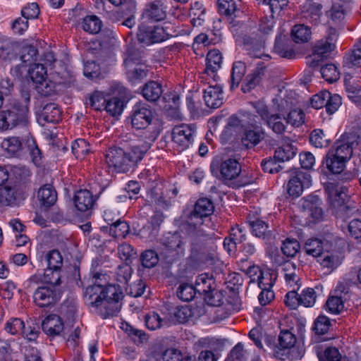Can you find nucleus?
Instances as JSON below:
<instances>
[{
	"instance_id": "f257e3e1",
	"label": "nucleus",
	"mask_w": 361,
	"mask_h": 361,
	"mask_svg": "<svg viewBox=\"0 0 361 361\" xmlns=\"http://www.w3.org/2000/svg\"><path fill=\"white\" fill-rule=\"evenodd\" d=\"M212 174L226 185L243 187L252 183L251 179L240 178L241 166L237 159L216 157L210 164Z\"/></svg>"
},
{
	"instance_id": "f03ea898",
	"label": "nucleus",
	"mask_w": 361,
	"mask_h": 361,
	"mask_svg": "<svg viewBox=\"0 0 361 361\" xmlns=\"http://www.w3.org/2000/svg\"><path fill=\"white\" fill-rule=\"evenodd\" d=\"M190 235V255L200 262H213L216 257V238L207 234L203 228L187 231Z\"/></svg>"
},
{
	"instance_id": "7ed1b4c3",
	"label": "nucleus",
	"mask_w": 361,
	"mask_h": 361,
	"mask_svg": "<svg viewBox=\"0 0 361 361\" xmlns=\"http://www.w3.org/2000/svg\"><path fill=\"white\" fill-rule=\"evenodd\" d=\"M142 159L140 152L134 150L133 146L128 151L121 147H111L105 154V160L108 166L114 168L118 173L129 171Z\"/></svg>"
},
{
	"instance_id": "20e7f679",
	"label": "nucleus",
	"mask_w": 361,
	"mask_h": 361,
	"mask_svg": "<svg viewBox=\"0 0 361 361\" xmlns=\"http://www.w3.org/2000/svg\"><path fill=\"white\" fill-rule=\"evenodd\" d=\"M329 200L336 215L341 218L349 217L358 211L355 207L348 204V188L345 185L329 183L326 185Z\"/></svg>"
},
{
	"instance_id": "39448f33",
	"label": "nucleus",
	"mask_w": 361,
	"mask_h": 361,
	"mask_svg": "<svg viewBox=\"0 0 361 361\" xmlns=\"http://www.w3.org/2000/svg\"><path fill=\"white\" fill-rule=\"evenodd\" d=\"M161 244L160 256L166 264H172L185 255V243L177 232L166 234L162 238Z\"/></svg>"
},
{
	"instance_id": "423d86ee",
	"label": "nucleus",
	"mask_w": 361,
	"mask_h": 361,
	"mask_svg": "<svg viewBox=\"0 0 361 361\" xmlns=\"http://www.w3.org/2000/svg\"><path fill=\"white\" fill-rule=\"evenodd\" d=\"M104 281V294L101 300L102 313L106 317H113L116 315L121 308V303L120 301L123 298V292L119 288V285L108 284L106 281V276H103Z\"/></svg>"
},
{
	"instance_id": "0eeeda50",
	"label": "nucleus",
	"mask_w": 361,
	"mask_h": 361,
	"mask_svg": "<svg viewBox=\"0 0 361 361\" xmlns=\"http://www.w3.org/2000/svg\"><path fill=\"white\" fill-rule=\"evenodd\" d=\"M124 66L126 68V77L131 84L139 83L147 76V66L144 63L141 54L137 50L128 51Z\"/></svg>"
},
{
	"instance_id": "6e6552de",
	"label": "nucleus",
	"mask_w": 361,
	"mask_h": 361,
	"mask_svg": "<svg viewBox=\"0 0 361 361\" xmlns=\"http://www.w3.org/2000/svg\"><path fill=\"white\" fill-rule=\"evenodd\" d=\"M29 101L30 98L27 97L24 104L16 102L10 109L0 112V129L6 130L18 124H24L29 111L27 106Z\"/></svg>"
},
{
	"instance_id": "1a4fd4ad",
	"label": "nucleus",
	"mask_w": 361,
	"mask_h": 361,
	"mask_svg": "<svg viewBox=\"0 0 361 361\" xmlns=\"http://www.w3.org/2000/svg\"><path fill=\"white\" fill-rule=\"evenodd\" d=\"M214 209V204L210 200L205 197L199 199L193 211L186 218L184 224L186 231L203 228V219L211 215Z\"/></svg>"
},
{
	"instance_id": "9d476101",
	"label": "nucleus",
	"mask_w": 361,
	"mask_h": 361,
	"mask_svg": "<svg viewBox=\"0 0 361 361\" xmlns=\"http://www.w3.org/2000/svg\"><path fill=\"white\" fill-rule=\"evenodd\" d=\"M256 112L264 121V124L278 135H283L287 128V124L282 114L283 109L279 108V113H271L268 107L262 103L254 104Z\"/></svg>"
},
{
	"instance_id": "9b49d317",
	"label": "nucleus",
	"mask_w": 361,
	"mask_h": 361,
	"mask_svg": "<svg viewBox=\"0 0 361 361\" xmlns=\"http://www.w3.org/2000/svg\"><path fill=\"white\" fill-rule=\"evenodd\" d=\"M337 37V30L335 28H330L328 35L314 44L312 55L308 59L307 63L313 67L318 66L319 61L326 58L335 49Z\"/></svg>"
},
{
	"instance_id": "f8f14e48",
	"label": "nucleus",
	"mask_w": 361,
	"mask_h": 361,
	"mask_svg": "<svg viewBox=\"0 0 361 361\" xmlns=\"http://www.w3.org/2000/svg\"><path fill=\"white\" fill-rule=\"evenodd\" d=\"M131 125L135 129L147 128L153 122L151 106L143 102H137L133 107L130 116Z\"/></svg>"
},
{
	"instance_id": "ddd939ff",
	"label": "nucleus",
	"mask_w": 361,
	"mask_h": 361,
	"mask_svg": "<svg viewBox=\"0 0 361 361\" xmlns=\"http://www.w3.org/2000/svg\"><path fill=\"white\" fill-rule=\"evenodd\" d=\"M357 145V137L355 134L343 135L342 138L336 141L329 150V156L337 157L348 161L353 154L354 147Z\"/></svg>"
},
{
	"instance_id": "4468645a",
	"label": "nucleus",
	"mask_w": 361,
	"mask_h": 361,
	"mask_svg": "<svg viewBox=\"0 0 361 361\" xmlns=\"http://www.w3.org/2000/svg\"><path fill=\"white\" fill-rule=\"evenodd\" d=\"M195 130L193 126L182 124L173 128L172 140L175 147L179 152L189 148L193 143Z\"/></svg>"
},
{
	"instance_id": "2eb2a0df",
	"label": "nucleus",
	"mask_w": 361,
	"mask_h": 361,
	"mask_svg": "<svg viewBox=\"0 0 361 361\" xmlns=\"http://www.w3.org/2000/svg\"><path fill=\"white\" fill-rule=\"evenodd\" d=\"M61 298V293L53 286H40L38 287L33 294V300L35 303L40 307H49Z\"/></svg>"
},
{
	"instance_id": "dca6fc26",
	"label": "nucleus",
	"mask_w": 361,
	"mask_h": 361,
	"mask_svg": "<svg viewBox=\"0 0 361 361\" xmlns=\"http://www.w3.org/2000/svg\"><path fill=\"white\" fill-rule=\"evenodd\" d=\"M206 82L209 86L204 90V102L209 108L217 109L224 104V101L222 87L217 82H214L210 78H207Z\"/></svg>"
},
{
	"instance_id": "f3484780",
	"label": "nucleus",
	"mask_w": 361,
	"mask_h": 361,
	"mask_svg": "<svg viewBox=\"0 0 361 361\" xmlns=\"http://www.w3.org/2000/svg\"><path fill=\"white\" fill-rule=\"evenodd\" d=\"M103 276H104V274L96 273L94 276L95 278L94 283L92 286L87 287L85 291V296L89 303L92 306L99 308L101 312L102 305V300H101L104 294V286Z\"/></svg>"
},
{
	"instance_id": "a211bd4d",
	"label": "nucleus",
	"mask_w": 361,
	"mask_h": 361,
	"mask_svg": "<svg viewBox=\"0 0 361 361\" xmlns=\"http://www.w3.org/2000/svg\"><path fill=\"white\" fill-rule=\"evenodd\" d=\"M167 36L164 27L160 26L142 25L137 33L138 40L146 44L163 42L167 39Z\"/></svg>"
},
{
	"instance_id": "6ab92c4d",
	"label": "nucleus",
	"mask_w": 361,
	"mask_h": 361,
	"mask_svg": "<svg viewBox=\"0 0 361 361\" xmlns=\"http://www.w3.org/2000/svg\"><path fill=\"white\" fill-rule=\"evenodd\" d=\"M167 0H152L145 5L142 18L149 21L158 22L166 17Z\"/></svg>"
},
{
	"instance_id": "aec40b11",
	"label": "nucleus",
	"mask_w": 361,
	"mask_h": 361,
	"mask_svg": "<svg viewBox=\"0 0 361 361\" xmlns=\"http://www.w3.org/2000/svg\"><path fill=\"white\" fill-rule=\"evenodd\" d=\"M221 53L217 49H213L207 55L206 68L202 73V80H207V78L213 80V82H218L219 76L217 71L221 68L222 63Z\"/></svg>"
},
{
	"instance_id": "412c9836",
	"label": "nucleus",
	"mask_w": 361,
	"mask_h": 361,
	"mask_svg": "<svg viewBox=\"0 0 361 361\" xmlns=\"http://www.w3.org/2000/svg\"><path fill=\"white\" fill-rule=\"evenodd\" d=\"M142 134L140 135L143 139L142 145H133L134 150L140 152L141 157L143 158L145 154L150 148L152 143L157 140L160 134L161 130L157 123L149 124L147 128H141Z\"/></svg>"
},
{
	"instance_id": "4be33fe9",
	"label": "nucleus",
	"mask_w": 361,
	"mask_h": 361,
	"mask_svg": "<svg viewBox=\"0 0 361 361\" xmlns=\"http://www.w3.org/2000/svg\"><path fill=\"white\" fill-rule=\"evenodd\" d=\"M310 175L307 173L297 170L293 172L287 184V192L290 196L293 197H299L304 186L310 182Z\"/></svg>"
},
{
	"instance_id": "5701e85b",
	"label": "nucleus",
	"mask_w": 361,
	"mask_h": 361,
	"mask_svg": "<svg viewBox=\"0 0 361 361\" xmlns=\"http://www.w3.org/2000/svg\"><path fill=\"white\" fill-rule=\"evenodd\" d=\"M266 39L257 36L255 32L245 35L243 38L244 45L248 54L253 58H261L264 53Z\"/></svg>"
},
{
	"instance_id": "b1692460",
	"label": "nucleus",
	"mask_w": 361,
	"mask_h": 361,
	"mask_svg": "<svg viewBox=\"0 0 361 361\" xmlns=\"http://www.w3.org/2000/svg\"><path fill=\"white\" fill-rule=\"evenodd\" d=\"M265 138L264 130L257 126L245 128L241 136V142L246 148H253Z\"/></svg>"
},
{
	"instance_id": "393cba45",
	"label": "nucleus",
	"mask_w": 361,
	"mask_h": 361,
	"mask_svg": "<svg viewBox=\"0 0 361 361\" xmlns=\"http://www.w3.org/2000/svg\"><path fill=\"white\" fill-rule=\"evenodd\" d=\"M345 287L339 283L337 285L333 294H331L325 304L326 310L333 314H338L344 310V300L342 294L345 292Z\"/></svg>"
},
{
	"instance_id": "a878e982",
	"label": "nucleus",
	"mask_w": 361,
	"mask_h": 361,
	"mask_svg": "<svg viewBox=\"0 0 361 361\" xmlns=\"http://www.w3.org/2000/svg\"><path fill=\"white\" fill-rule=\"evenodd\" d=\"M322 8L321 4L314 3L312 0H307L302 6L301 19L311 24L317 25L322 16Z\"/></svg>"
},
{
	"instance_id": "bb28decb",
	"label": "nucleus",
	"mask_w": 361,
	"mask_h": 361,
	"mask_svg": "<svg viewBox=\"0 0 361 361\" xmlns=\"http://www.w3.org/2000/svg\"><path fill=\"white\" fill-rule=\"evenodd\" d=\"M361 67V44L354 47V49L345 53L343 59V68L345 72H353Z\"/></svg>"
},
{
	"instance_id": "cd10ccee",
	"label": "nucleus",
	"mask_w": 361,
	"mask_h": 361,
	"mask_svg": "<svg viewBox=\"0 0 361 361\" xmlns=\"http://www.w3.org/2000/svg\"><path fill=\"white\" fill-rule=\"evenodd\" d=\"M344 82L349 98L357 99L361 93V77L359 72H345Z\"/></svg>"
},
{
	"instance_id": "c85d7f7f",
	"label": "nucleus",
	"mask_w": 361,
	"mask_h": 361,
	"mask_svg": "<svg viewBox=\"0 0 361 361\" xmlns=\"http://www.w3.org/2000/svg\"><path fill=\"white\" fill-rule=\"evenodd\" d=\"M347 13V8L344 4L336 1H334L325 13L328 18V23L330 25H337L341 24L344 20Z\"/></svg>"
},
{
	"instance_id": "c756f323",
	"label": "nucleus",
	"mask_w": 361,
	"mask_h": 361,
	"mask_svg": "<svg viewBox=\"0 0 361 361\" xmlns=\"http://www.w3.org/2000/svg\"><path fill=\"white\" fill-rule=\"evenodd\" d=\"M43 331L50 336H56L60 334L63 329L62 319L56 314L48 315L42 322Z\"/></svg>"
},
{
	"instance_id": "7c9ffc66",
	"label": "nucleus",
	"mask_w": 361,
	"mask_h": 361,
	"mask_svg": "<svg viewBox=\"0 0 361 361\" xmlns=\"http://www.w3.org/2000/svg\"><path fill=\"white\" fill-rule=\"evenodd\" d=\"M96 200L88 190H78L74 197V203L76 208L80 212H87L92 209Z\"/></svg>"
},
{
	"instance_id": "2f4dec72",
	"label": "nucleus",
	"mask_w": 361,
	"mask_h": 361,
	"mask_svg": "<svg viewBox=\"0 0 361 361\" xmlns=\"http://www.w3.org/2000/svg\"><path fill=\"white\" fill-rule=\"evenodd\" d=\"M297 152V147L290 142L288 137H286L282 145L275 150L274 158L279 162L288 161L295 157Z\"/></svg>"
},
{
	"instance_id": "473e14b6",
	"label": "nucleus",
	"mask_w": 361,
	"mask_h": 361,
	"mask_svg": "<svg viewBox=\"0 0 361 361\" xmlns=\"http://www.w3.org/2000/svg\"><path fill=\"white\" fill-rule=\"evenodd\" d=\"M196 290L200 295L205 296L216 288V281L212 274L202 273L197 276L195 280Z\"/></svg>"
},
{
	"instance_id": "72a5a7b5",
	"label": "nucleus",
	"mask_w": 361,
	"mask_h": 361,
	"mask_svg": "<svg viewBox=\"0 0 361 361\" xmlns=\"http://www.w3.org/2000/svg\"><path fill=\"white\" fill-rule=\"evenodd\" d=\"M327 242L319 238H310L306 240L304 250L307 255L313 257H321L326 250Z\"/></svg>"
},
{
	"instance_id": "f704fd0d",
	"label": "nucleus",
	"mask_w": 361,
	"mask_h": 361,
	"mask_svg": "<svg viewBox=\"0 0 361 361\" xmlns=\"http://www.w3.org/2000/svg\"><path fill=\"white\" fill-rule=\"evenodd\" d=\"M289 39L285 35H277L274 47V51L283 58L291 59L295 56L294 50L290 47Z\"/></svg>"
},
{
	"instance_id": "c9c22d12",
	"label": "nucleus",
	"mask_w": 361,
	"mask_h": 361,
	"mask_svg": "<svg viewBox=\"0 0 361 361\" xmlns=\"http://www.w3.org/2000/svg\"><path fill=\"white\" fill-rule=\"evenodd\" d=\"M163 92L161 84L156 81L147 82L142 88V95L148 102H154L161 96Z\"/></svg>"
},
{
	"instance_id": "e433bc0d",
	"label": "nucleus",
	"mask_w": 361,
	"mask_h": 361,
	"mask_svg": "<svg viewBox=\"0 0 361 361\" xmlns=\"http://www.w3.org/2000/svg\"><path fill=\"white\" fill-rule=\"evenodd\" d=\"M266 66L264 62H259L257 68L245 78V85L243 87L244 92L250 91L259 83L264 75Z\"/></svg>"
},
{
	"instance_id": "4c0bfd02",
	"label": "nucleus",
	"mask_w": 361,
	"mask_h": 361,
	"mask_svg": "<svg viewBox=\"0 0 361 361\" xmlns=\"http://www.w3.org/2000/svg\"><path fill=\"white\" fill-rule=\"evenodd\" d=\"M248 223L252 234L256 237L262 238L264 240L270 237L271 233L268 231V225L265 221L259 219H252L250 216L248 218Z\"/></svg>"
},
{
	"instance_id": "58836bf2",
	"label": "nucleus",
	"mask_w": 361,
	"mask_h": 361,
	"mask_svg": "<svg viewBox=\"0 0 361 361\" xmlns=\"http://www.w3.org/2000/svg\"><path fill=\"white\" fill-rule=\"evenodd\" d=\"M37 197L42 206L49 207L56 202L57 193L52 187L46 185L39 190Z\"/></svg>"
},
{
	"instance_id": "ea45409f",
	"label": "nucleus",
	"mask_w": 361,
	"mask_h": 361,
	"mask_svg": "<svg viewBox=\"0 0 361 361\" xmlns=\"http://www.w3.org/2000/svg\"><path fill=\"white\" fill-rule=\"evenodd\" d=\"M304 207L306 209L308 216L312 217V221H318L322 219L323 210L320 207L319 198L312 197L311 199L305 200Z\"/></svg>"
},
{
	"instance_id": "a19ab883",
	"label": "nucleus",
	"mask_w": 361,
	"mask_h": 361,
	"mask_svg": "<svg viewBox=\"0 0 361 361\" xmlns=\"http://www.w3.org/2000/svg\"><path fill=\"white\" fill-rule=\"evenodd\" d=\"M296 265L293 263L288 262L284 264V278L287 284L293 288L298 290L300 288V279L299 276L295 273Z\"/></svg>"
},
{
	"instance_id": "79ce46f5",
	"label": "nucleus",
	"mask_w": 361,
	"mask_h": 361,
	"mask_svg": "<svg viewBox=\"0 0 361 361\" xmlns=\"http://www.w3.org/2000/svg\"><path fill=\"white\" fill-rule=\"evenodd\" d=\"M272 286L271 275H269L267 281H259V287L262 291L258 296V300L261 305H267L274 298V293L271 290Z\"/></svg>"
},
{
	"instance_id": "37998d69",
	"label": "nucleus",
	"mask_w": 361,
	"mask_h": 361,
	"mask_svg": "<svg viewBox=\"0 0 361 361\" xmlns=\"http://www.w3.org/2000/svg\"><path fill=\"white\" fill-rule=\"evenodd\" d=\"M61 112L55 104H47L42 112V118L47 123H57L61 120Z\"/></svg>"
},
{
	"instance_id": "c03bdc74",
	"label": "nucleus",
	"mask_w": 361,
	"mask_h": 361,
	"mask_svg": "<svg viewBox=\"0 0 361 361\" xmlns=\"http://www.w3.org/2000/svg\"><path fill=\"white\" fill-rule=\"evenodd\" d=\"M82 29L90 34H97L102 29L101 20L94 15L86 16L82 23Z\"/></svg>"
},
{
	"instance_id": "a18cd8bd",
	"label": "nucleus",
	"mask_w": 361,
	"mask_h": 361,
	"mask_svg": "<svg viewBox=\"0 0 361 361\" xmlns=\"http://www.w3.org/2000/svg\"><path fill=\"white\" fill-rule=\"evenodd\" d=\"M305 114L300 109H291L286 116H283L286 123L294 128H298L305 123Z\"/></svg>"
},
{
	"instance_id": "49530a36",
	"label": "nucleus",
	"mask_w": 361,
	"mask_h": 361,
	"mask_svg": "<svg viewBox=\"0 0 361 361\" xmlns=\"http://www.w3.org/2000/svg\"><path fill=\"white\" fill-rule=\"evenodd\" d=\"M291 35L295 42H305L310 38L311 31L308 26L304 24H298L293 26Z\"/></svg>"
},
{
	"instance_id": "de8ad7c7",
	"label": "nucleus",
	"mask_w": 361,
	"mask_h": 361,
	"mask_svg": "<svg viewBox=\"0 0 361 361\" xmlns=\"http://www.w3.org/2000/svg\"><path fill=\"white\" fill-rule=\"evenodd\" d=\"M109 224V234L114 238H124L130 231V226L126 221L118 219Z\"/></svg>"
},
{
	"instance_id": "09e8293b",
	"label": "nucleus",
	"mask_w": 361,
	"mask_h": 361,
	"mask_svg": "<svg viewBox=\"0 0 361 361\" xmlns=\"http://www.w3.org/2000/svg\"><path fill=\"white\" fill-rule=\"evenodd\" d=\"M47 68L42 63H33L28 70V74L36 84L46 79Z\"/></svg>"
},
{
	"instance_id": "8fccbe9b",
	"label": "nucleus",
	"mask_w": 361,
	"mask_h": 361,
	"mask_svg": "<svg viewBox=\"0 0 361 361\" xmlns=\"http://www.w3.org/2000/svg\"><path fill=\"white\" fill-rule=\"evenodd\" d=\"M246 73L245 63L242 61H235L232 67L231 71V87L238 86Z\"/></svg>"
},
{
	"instance_id": "3c124183",
	"label": "nucleus",
	"mask_w": 361,
	"mask_h": 361,
	"mask_svg": "<svg viewBox=\"0 0 361 361\" xmlns=\"http://www.w3.org/2000/svg\"><path fill=\"white\" fill-rule=\"evenodd\" d=\"M322 78L329 83L337 81L340 78V73L337 67L333 63L323 66L320 69Z\"/></svg>"
},
{
	"instance_id": "603ef678",
	"label": "nucleus",
	"mask_w": 361,
	"mask_h": 361,
	"mask_svg": "<svg viewBox=\"0 0 361 361\" xmlns=\"http://www.w3.org/2000/svg\"><path fill=\"white\" fill-rule=\"evenodd\" d=\"M145 324L149 330H156L162 326H168L169 322L161 319L157 313L152 312L146 315Z\"/></svg>"
},
{
	"instance_id": "864d4df0",
	"label": "nucleus",
	"mask_w": 361,
	"mask_h": 361,
	"mask_svg": "<svg viewBox=\"0 0 361 361\" xmlns=\"http://www.w3.org/2000/svg\"><path fill=\"white\" fill-rule=\"evenodd\" d=\"M61 269L47 268L43 274L44 283H49L53 287L61 283Z\"/></svg>"
},
{
	"instance_id": "5fc2aeb1",
	"label": "nucleus",
	"mask_w": 361,
	"mask_h": 361,
	"mask_svg": "<svg viewBox=\"0 0 361 361\" xmlns=\"http://www.w3.org/2000/svg\"><path fill=\"white\" fill-rule=\"evenodd\" d=\"M196 293L197 291L195 286L189 283H182L178 286L176 294L181 300L188 302L195 298Z\"/></svg>"
},
{
	"instance_id": "6e6d98bb",
	"label": "nucleus",
	"mask_w": 361,
	"mask_h": 361,
	"mask_svg": "<svg viewBox=\"0 0 361 361\" xmlns=\"http://www.w3.org/2000/svg\"><path fill=\"white\" fill-rule=\"evenodd\" d=\"M323 95L326 97V110L329 114L335 113L341 104V97L338 94H334L328 92H324Z\"/></svg>"
},
{
	"instance_id": "4d7b16f0",
	"label": "nucleus",
	"mask_w": 361,
	"mask_h": 361,
	"mask_svg": "<svg viewBox=\"0 0 361 361\" xmlns=\"http://www.w3.org/2000/svg\"><path fill=\"white\" fill-rule=\"evenodd\" d=\"M346 161L337 157L329 156V153H327L325 160L327 169L332 173H340L343 170Z\"/></svg>"
},
{
	"instance_id": "13d9d810",
	"label": "nucleus",
	"mask_w": 361,
	"mask_h": 361,
	"mask_svg": "<svg viewBox=\"0 0 361 361\" xmlns=\"http://www.w3.org/2000/svg\"><path fill=\"white\" fill-rule=\"evenodd\" d=\"M71 149L77 159H83L90 151V145L85 140L77 139L72 143Z\"/></svg>"
},
{
	"instance_id": "bf43d9fd",
	"label": "nucleus",
	"mask_w": 361,
	"mask_h": 361,
	"mask_svg": "<svg viewBox=\"0 0 361 361\" xmlns=\"http://www.w3.org/2000/svg\"><path fill=\"white\" fill-rule=\"evenodd\" d=\"M142 264L146 268H152L155 267L161 258L160 254L158 255L153 250H147L143 252L140 256Z\"/></svg>"
},
{
	"instance_id": "052dcab7",
	"label": "nucleus",
	"mask_w": 361,
	"mask_h": 361,
	"mask_svg": "<svg viewBox=\"0 0 361 361\" xmlns=\"http://www.w3.org/2000/svg\"><path fill=\"white\" fill-rule=\"evenodd\" d=\"M300 248V243L294 238H286L281 247L283 254L288 257H293Z\"/></svg>"
},
{
	"instance_id": "680f3d73",
	"label": "nucleus",
	"mask_w": 361,
	"mask_h": 361,
	"mask_svg": "<svg viewBox=\"0 0 361 361\" xmlns=\"http://www.w3.org/2000/svg\"><path fill=\"white\" fill-rule=\"evenodd\" d=\"M296 342L295 335L288 330L281 331L279 336V345L281 349L289 350L294 347Z\"/></svg>"
},
{
	"instance_id": "e2e57ef3",
	"label": "nucleus",
	"mask_w": 361,
	"mask_h": 361,
	"mask_svg": "<svg viewBox=\"0 0 361 361\" xmlns=\"http://www.w3.org/2000/svg\"><path fill=\"white\" fill-rule=\"evenodd\" d=\"M331 325L329 318L324 314H320L314 320L313 330L317 335H324L328 332Z\"/></svg>"
},
{
	"instance_id": "0e129e2a",
	"label": "nucleus",
	"mask_w": 361,
	"mask_h": 361,
	"mask_svg": "<svg viewBox=\"0 0 361 361\" xmlns=\"http://www.w3.org/2000/svg\"><path fill=\"white\" fill-rule=\"evenodd\" d=\"M25 324L20 318H11L6 324L5 330L12 335H22Z\"/></svg>"
},
{
	"instance_id": "69168bd1",
	"label": "nucleus",
	"mask_w": 361,
	"mask_h": 361,
	"mask_svg": "<svg viewBox=\"0 0 361 361\" xmlns=\"http://www.w3.org/2000/svg\"><path fill=\"white\" fill-rule=\"evenodd\" d=\"M37 92L44 97H48L54 94L57 91V85L56 82L47 78L37 83Z\"/></svg>"
},
{
	"instance_id": "338daca9",
	"label": "nucleus",
	"mask_w": 361,
	"mask_h": 361,
	"mask_svg": "<svg viewBox=\"0 0 361 361\" xmlns=\"http://www.w3.org/2000/svg\"><path fill=\"white\" fill-rule=\"evenodd\" d=\"M123 107V102L121 99L113 97L107 100L104 109L109 113L110 115L115 116L122 113Z\"/></svg>"
},
{
	"instance_id": "774afa93",
	"label": "nucleus",
	"mask_w": 361,
	"mask_h": 361,
	"mask_svg": "<svg viewBox=\"0 0 361 361\" xmlns=\"http://www.w3.org/2000/svg\"><path fill=\"white\" fill-rule=\"evenodd\" d=\"M174 317L179 323H185L194 317V310L188 306L178 307L174 312Z\"/></svg>"
}]
</instances>
